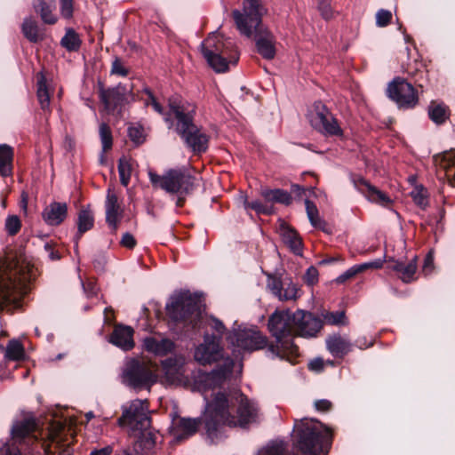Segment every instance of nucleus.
Here are the masks:
<instances>
[{"label": "nucleus", "mask_w": 455, "mask_h": 455, "mask_svg": "<svg viewBox=\"0 0 455 455\" xmlns=\"http://www.w3.org/2000/svg\"><path fill=\"white\" fill-rule=\"evenodd\" d=\"M259 415L258 404L243 393L228 396L220 392L206 405L204 415L206 435L215 442L221 437L224 427L245 428L257 422Z\"/></svg>", "instance_id": "1"}, {"label": "nucleus", "mask_w": 455, "mask_h": 455, "mask_svg": "<svg viewBox=\"0 0 455 455\" xmlns=\"http://www.w3.org/2000/svg\"><path fill=\"white\" fill-rule=\"evenodd\" d=\"M37 269L22 256L6 258L0 270V311H12L20 307L22 297L28 293Z\"/></svg>", "instance_id": "2"}, {"label": "nucleus", "mask_w": 455, "mask_h": 455, "mask_svg": "<svg viewBox=\"0 0 455 455\" xmlns=\"http://www.w3.org/2000/svg\"><path fill=\"white\" fill-rule=\"evenodd\" d=\"M266 12L260 0H243V12L235 10L232 14L242 35L251 37L254 32L258 53L266 60H273L276 52L275 38L261 22Z\"/></svg>", "instance_id": "3"}, {"label": "nucleus", "mask_w": 455, "mask_h": 455, "mask_svg": "<svg viewBox=\"0 0 455 455\" xmlns=\"http://www.w3.org/2000/svg\"><path fill=\"white\" fill-rule=\"evenodd\" d=\"M169 106L176 121L175 131L186 147L195 155L205 153L209 148L210 136L195 124L196 106L175 101H170Z\"/></svg>", "instance_id": "4"}, {"label": "nucleus", "mask_w": 455, "mask_h": 455, "mask_svg": "<svg viewBox=\"0 0 455 455\" xmlns=\"http://www.w3.org/2000/svg\"><path fill=\"white\" fill-rule=\"evenodd\" d=\"M267 325L268 332L275 339L268 346V352L272 355L280 358L299 355V347L293 342L296 337L293 312L276 309L269 315Z\"/></svg>", "instance_id": "5"}, {"label": "nucleus", "mask_w": 455, "mask_h": 455, "mask_svg": "<svg viewBox=\"0 0 455 455\" xmlns=\"http://www.w3.org/2000/svg\"><path fill=\"white\" fill-rule=\"evenodd\" d=\"M296 446L303 455L328 454L333 441V430L322 422L304 419L295 425Z\"/></svg>", "instance_id": "6"}, {"label": "nucleus", "mask_w": 455, "mask_h": 455, "mask_svg": "<svg viewBox=\"0 0 455 455\" xmlns=\"http://www.w3.org/2000/svg\"><path fill=\"white\" fill-rule=\"evenodd\" d=\"M201 50L209 66L218 73L226 72L228 65L236 64L239 59L234 44L216 33L203 41Z\"/></svg>", "instance_id": "7"}, {"label": "nucleus", "mask_w": 455, "mask_h": 455, "mask_svg": "<svg viewBox=\"0 0 455 455\" xmlns=\"http://www.w3.org/2000/svg\"><path fill=\"white\" fill-rule=\"evenodd\" d=\"M171 322L186 329H196L201 320L199 299L188 291H180L171 298L166 305Z\"/></svg>", "instance_id": "8"}, {"label": "nucleus", "mask_w": 455, "mask_h": 455, "mask_svg": "<svg viewBox=\"0 0 455 455\" xmlns=\"http://www.w3.org/2000/svg\"><path fill=\"white\" fill-rule=\"evenodd\" d=\"M121 381L135 390H149L157 381V375L150 363L132 358L124 366Z\"/></svg>", "instance_id": "9"}, {"label": "nucleus", "mask_w": 455, "mask_h": 455, "mask_svg": "<svg viewBox=\"0 0 455 455\" xmlns=\"http://www.w3.org/2000/svg\"><path fill=\"white\" fill-rule=\"evenodd\" d=\"M148 177L154 187L170 194L188 195L196 187V178L181 169H170L163 175L149 172Z\"/></svg>", "instance_id": "10"}, {"label": "nucleus", "mask_w": 455, "mask_h": 455, "mask_svg": "<svg viewBox=\"0 0 455 455\" xmlns=\"http://www.w3.org/2000/svg\"><path fill=\"white\" fill-rule=\"evenodd\" d=\"M149 403L147 399H135L129 406L124 407L118 425L130 427L133 430H142L149 427Z\"/></svg>", "instance_id": "11"}, {"label": "nucleus", "mask_w": 455, "mask_h": 455, "mask_svg": "<svg viewBox=\"0 0 455 455\" xmlns=\"http://www.w3.org/2000/svg\"><path fill=\"white\" fill-rule=\"evenodd\" d=\"M387 94L400 108H412L419 102L417 91L412 84L400 76L395 77L388 84Z\"/></svg>", "instance_id": "12"}, {"label": "nucleus", "mask_w": 455, "mask_h": 455, "mask_svg": "<svg viewBox=\"0 0 455 455\" xmlns=\"http://www.w3.org/2000/svg\"><path fill=\"white\" fill-rule=\"evenodd\" d=\"M315 114L311 118V124L315 129L327 136H343V130L338 120L323 104L321 102L315 103Z\"/></svg>", "instance_id": "13"}, {"label": "nucleus", "mask_w": 455, "mask_h": 455, "mask_svg": "<svg viewBox=\"0 0 455 455\" xmlns=\"http://www.w3.org/2000/svg\"><path fill=\"white\" fill-rule=\"evenodd\" d=\"M293 316L296 337L315 338L323 327L322 319L309 311L297 309Z\"/></svg>", "instance_id": "14"}, {"label": "nucleus", "mask_w": 455, "mask_h": 455, "mask_svg": "<svg viewBox=\"0 0 455 455\" xmlns=\"http://www.w3.org/2000/svg\"><path fill=\"white\" fill-rule=\"evenodd\" d=\"M233 344L244 351L268 350L270 344L267 337L258 329H244L234 333Z\"/></svg>", "instance_id": "15"}, {"label": "nucleus", "mask_w": 455, "mask_h": 455, "mask_svg": "<svg viewBox=\"0 0 455 455\" xmlns=\"http://www.w3.org/2000/svg\"><path fill=\"white\" fill-rule=\"evenodd\" d=\"M235 362L228 357L223 365L214 369L211 372L200 373L196 382L204 390L214 389L223 385L228 377L232 373Z\"/></svg>", "instance_id": "16"}, {"label": "nucleus", "mask_w": 455, "mask_h": 455, "mask_svg": "<svg viewBox=\"0 0 455 455\" xmlns=\"http://www.w3.org/2000/svg\"><path fill=\"white\" fill-rule=\"evenodd\" d=\"M194 356L203 365L220 360L223 357V348L220 345V339L214 335H205L204 343L196 348Z\"/></svg>", "instance_id": "17"}, {"label": "nucleus", "mask_w": 455, "mask_h": 455, "mask_svg": "<svg viewBox=\"0 0 455 455\" xmlns=\"http://www.w3.org/2000/svg\"><path fill=\"white\" fill-rule=\"evenodd\" d=\"M36 421L35 419H26L17 422L12 429V441L9 443L15 445H23L36 442L35 432L36 430Z\"/></svg>", "instance_id": "18"}, {"label": "nucleus", "mask_w": 455, "mask_h": 455, "mask_svg": "<svg viewBox=\"0 0 455 455\" xmlns=\"http://www.w3.org/2000/svg\"><path fill=\"white\" fill-rule=\"evenodd\" d=\"M403 71L419 87L428 81L427 65L419 53L409 54L408 60L402 65Z\"/></svg>", "instance_id": "19"}, {"label": "nucleus", "mask_w": 455, "mask_h": 455, "mask_svg": "<svg viewBox=\"0 0 455 455\" xmlns=\"http://www.w3.org/2000/svg\"><path fill=\"white\" fill-rule=\"evenodd\" d=\"M353 183L355 188L364 195L369 201L382 206H387L392 203L387 194L378 189L365 179L362 177L354 178Z\"/></svg>", "instance_id": "20"}, {"label": "nucleus", "mask_w": 455, "mask_h": 455, "mask_svg": "<svg viewBox=\"0 0 455 455\" xmlns=\"http://www.w3.org/2000/svg\"><path fill=\"white\" fill-rule=\"evenodd\" d=\"M106 222L112 230L116 233L118 229L120 220L123 216V210L118 203V197L115 192L110 189L108 191L106 203Z\"/></svg>", "instance_id": "21"}, {"label": "nucleus", "mask_w": 455, "mask_h": 455, "mask_svg": "<svg viewBox=\"0 0 455 455\" xmlns=\"http://www.w3.org/2000/svg\"><path fill=\"white\" fill-rule=\"evenodd\" d=\"M144 350L156 356H165L175 348L174 342L167 338L146 337L142 343Z\"/></svg>", "instance_id": "22"}, {"label": "nucleus", "mask_w": 455, "mask_h": 455, "mask_svg": "<svg viewBox=\"0 0 455 455\" xmlns=\"http://www.w3.org/2000/svg\"><path fill=\"white\" fill-rule=\"evenodd\" d=\"M133 333L134 331L130 326L116 325L109 337V341L123 350L128 351L132 349L135 345Z\"/></svg>", "instance_id": "23"}, {"label": "nucleus", "mask_w": 455, "mask_h": 455, "mask_svg": "<svg viewBox=\"0 0 455 455\" xmlns=\"http://www.w3.org/2000/svg\"><path fill=\"white\" fill-rule=\"evenodd\" d=\"M68 215V205L66 203L52 202L47 205L43 212L42 218L47 225L59 226Z\"/></svg>", "instance_id": "24"}, {"label": "nucleus", "mask_w": 455, "mask_h": 455, "mask_svg": "<svg viewBox=\"0 0 455 455\" xmlns=\"http://www.w3.org/2000/svg\"><path fill=\"white\" fill-rule=\"evenodd\" d=\"M389 268L395 271L398 277L403 283H411L414 281L417 271V257L415 256L410 262L405 263L394 259H388Z\"/></svg>", "instance_id": "25"}, {"label": "nucleus", "mask_w": 455, "mask_h": 455, "mask_svg": "<svg viewBox=\"0 0 455 455\" xmlns=\"http://www.w3.org/2000/svg\"><path fill=\"white\" fill-rule=\"evenodd\" d=\"M201 423V419L180 418L172 427V435L178 442L185 440L195 435Z\"/></svg>", "instance_id": "26"}, {"label": "nucleus", "mask_w": 455, "mask_h": 455, "mask_svg": "<svg viewBox=\"0 0 455 455\" xmlns=\"http://www.w3.org/2000/svg\"><path fill=\"white\" fill-rule=\"evenodd\" d=\"M125 99L124 89L120 86L100 89V100L108 110H114L123 103Z\"/></svg>", "instance_id": "27"}, {"label": "nucleus", "mask_w": 455, "mask_h": 455, "mask_svg": "<svg viewBox=\"0 0 455 455\" xmlns=\"http://www.w3.org/2000/svg\"><path fill=\"white\" fill-rule=\"evenodd\" d=\"M326 347L335 357H344L353 347V344L339 334H333L327 338Z\"/></svg>", "instance_id": "28"}, {"label": "nucleus", "mask_w": 455, "mask_h": 455, "mask_svg": "<svg viewBox=\"0 0 455 455\" xmlns=\"http://www.w3.org/2000/svg\"><path fill=\"white\" fill-rule=\"evenodd\" d=\"M33 8L44 23L53 25L57 22L58 18L54 13L56 9L55 0H36Z\"/></svg>", "instance_id": "29"}, {"label": "nucleus", "mask_w": 455, "mask_h": 455, "mask_svg": "<svg viewBox=\"0 0 455 455\" xmlns=\"http://www.w3.org/2000/svg\"><path fill=\"white\" fill-rule=\"evenodd\" d=\"M427 114L433 123L441 125L450 119L451 109L442 101L432 100L427 107Z\"/></svg>", "instance_id": "30"}, {"label": "nucleus", "mask_w": 455, "mask_h": 455, "mask_svg": "<svg viewBox=\"0 0 455 455\" xmlns=\"http://www.w3.org/2000/svg\"><path fill=\"white\" fill-rule=\"evenodd\" d=\"M280 235L283 242L297 255L302 252V241L299 234L293 228L282 224L280 227Z\"/></svg>", "instance_id": "31"}, {"label": "nucleus", "mask_w": 455, "mask_h": 455, "mask_svg": "<svg viewBox=\"0 0 455 455\" xmlns=\"http://www.w3.org/2000/svg\"><path fill=\"white\" fill-rule=\"evenodd\" d=\"M77 233L75 236L76 245L77 246L78 241L82 235L91 230L94 226V215L89 207L83 208L79 211L77 215Z\"/></svg>", "instance_id": "32"}, {"label": "nucleus", "mask_w": 455, "mask_h": 455, "mask_svg": "<svg viewBox=\"0 0 455 455\" xmlns=\"http://www.w3.org/2000/svg\"><path fill=\"white\" fill-rule=\"evenodd\" d=\"M13 148L6 144L0 145V174L9 177L12 174Z\"/></svg>", "instance_id": "33"}, {"label": "nucleus", "mask_w": 455, "mask_h": 455, "mask_svg": "<svg viewBox=\"0 0 455 455\" xmlns=\"http://www.w3.org/2000/svg\"><path fill=\"white\" fill-rule=\"evenodd\" d=\"M439 168L443 171L449 184L455 187V149L444 153L439 164Z\"/></svg>", "instance_id": "34"}, {"label": "nucleus", "mask_w": 455, "mask_h": 455, "mask_svg": "<svg viewBox=\"0 0 455 455\" xmlns=\"http://www.w3.org/2000/svg\"><path fill=\"white\" fill-rule=\"evenodd\" d=\"M37 99L43 110H48L50 107L51 95L46 83V77L43 72L36 75Z\"/></svg>", "instance_id": "35"}, {"label": "nucleus", "mask_w": 455, "mask_h": 455, "mask_svg": "<svg viewBox=\"0 0 455 455\" xmlns=\"http://www.w3.org/2000/svg\"><path fill=\"white\" fill-rule=\"evenodd\" d=\"M21 30L24 36L31 43H37L44 38L36 20L31 17L24 19Z\"/></svg>", "instance_id": "36"}, {"label": "nucleus", "mask_w": 455, "mask_h": 455, "mask_svg": "<svg viewBox=\"0 0 455 455\" xmlns=\"http://www.w3.org/2000/svg\"><path fill=\"white\" fill-rule=\"evenodd\" d=\"M262 196L269 202L290 205L292 203L291 195L283 189H266L261 193Z\"/></svg>", "instance_id": "37"}, {"label": "nucleus", "mask_w": 455, "mask_h": 455, "mask_svg": "<svg viewBox=\"0 0 455 455\" xmlns=\"http://www.w3.org/2000/svg\"><path fill=\"white\" fill-rule=\"evenodd\" d=\"M323 324L334 325V326H347L348 324V319L346 315L345 310L339 311H327L323 310L321 313L320 317Z\"/></svg>", "instance_id": "38"}, {"label": "nucleus", "mask_w": 455, "mask_h": 455, "mask_svg": "<svg viewBox=\"0 0 455 455\" xmlns=\"http://www.w3.org/2000/svg\"><path fill=\"white\" fill-rule=\"evenodd\" d=\"M305 205L308 220L312 226L326 233H329L330 230L328 229V225L323 220L320 218L316 205L308 199L305 201Z\"/></svg>", "instance_id": "39"}, {"label": "nucleus", "mask_w": 455, "mask_h": 455, "mask_svg": "<svg viewBox=\"0 0 455 455\" xmlns=\"http://www.w3.org/2000/svg\"><path fill=\"white\" fill-rule=\"evenodd\" d=\"M82 44V40L75 29L67 28L65 36L60 40V45L68 52H77Z\"/></svg>", "instance_id": "40"}, {"label": "nucleus", "mask_w": 455, "mask_h": 455, "mask_svg": "<svg viewBox=\"0 0 455 455\" xmlns=\"http://www.w3.org/2000/svg\"><path fill=\"white\" fill-rule=\"evenodd\" d=\"M25 356V349L22 343L16 339H11L6 347L4 357L8 361H20Z\"/></svg>", "instance_id": "41"}, {"label": "nucleus", "mask_w": 455, "mask_h": 455, "mask_svg": "<svg viewBox=\"0 0 455 455\" xmlns=\"http://www.w3.org/2000/svg\"><path fill=\"white\" fill-rule=\"evenodd\" d=\"M258 455H288V444L281 440L268 443Z\"/></svg>", "instance_id": "42"}, {"label": "nucleus", "mask_w": 455, "mask_h": 455, "mask_svg": "<svg viewBox=\"0 0 455 455\" xmlns=\"http://www.w3.org/2000/svg\"><path fill=\"white\" fill-rule=\"evenodd\" d=\"M300 297V289L297 283L292 281H289L288 283H284L283 285V291H281L280 295H278L277 299L280 301H289V300H296Z\"/></svg>", "instance_id": "43"}, {"label": "nucleus", "mask_w": 455, "mask_h": 455, "mask_svg": "<svg viewBox=\"0 0 455 455\" xmlns=\"http://www.w3.org/2000/svg\"><path fill=\"white\" fill-rule=\"evenodd\" d=\"M117 168L121 184L127 187L132 176V164L130 160L126 157L120 158Z\"/></svg>", "instance_id": "44"}, {"label": "nucleus", "mask_w": 455, "mask_h": 455, "mask_svg": "<svg viewBox=\"0 0 455 455\" xmlns=\"http://www.w3.org/2000/svg\"><path fill=\"white\" fill-rule=\"evenodd\" d=\"M411 196L413 202L421 209H426L428 206L427 191L422 186H417L411 192Z\"/></svg>", "instance_id": "45"}, {"label": "nucleus", "mask_w": 455, "mask_h": 455, "mask_svg": "<svg viewBox=\"0 0 455 455\" xmlns=\"http://www.w3.org/2000/svg\"><path fill=\"white\" fill-rule=\"evenodd\" d=\"M100 137L102 143V149L103 151H108L111 149L113 145V137H112V132L110 127L105 124L102 123L100 125Z\"/></svg>", "instance_id": "46"}, {"label": "nucleus", "mask_w": 455, "mask_h": 455, "mask_svg": "<svg viewBox=\"0 0 455 455\" xmlns=\"http://www.w3.org/2000/svg\"><path fill=\"white\" fill-rule=\"evenodd\" d=\"M4 229L8 235L14 236L21 229V220L17 215H9L4 222Z\"/></svg>", "instance_id": "47"}, {"label": "nucleus", "mask_w": 455, "mask_h": 455, "mask_svg": "<svg viewBox=\"0 0 455 455\" xmlns=\"http://www.w3.org/2000/svg\"><path fill=\"white\" fill-rule=\"evenodd\" d=\"M243 207L246 211L253 210L258 214L269 215L272 212L271 209L267 205L262 204L259 200L249 202L246 197L243 199Z\"/></svg>", "instance_id": "48"}, {"label": "nucleus", "mask_w": 455, "mask_h": 455, "mask_svg": "<svg viewBox=\"0 0 455 455\" xmlns=\"http://www.w3.org/2000/svg\"><path fill=\"white\" fill-rule=\"evenodd\" d=\"M130 70L124 66L123 60L119 57H115L112 61L110 74L125 77L129 75Z\"/></svg>", "instance_id": "49"}, {"label": "nucleus", "mask_w": 455, "mask_h": 455, "mask_svg": "<svg viewBox=\"0 0 455 455\" xmlns=\"http://www.w3.org/2000/svg\"><path fill=\"white\" fill-rule=\"evenodd\" d=\"M128 136L136 145H140L145 141L144 130L141 126H131L128 128Z\"/></svg>", "instance_id": "50"}, {"label": "nucleus", "mask_w": 455, "mask_h": 455, "mask_svg": "<svg viewBox=\"0 0 455 455\" xmlns=\"http://www.w3.org/2000/svg\"><path fill=\"white\" fill-rule=\"evenodd\" d=\"M63 429L64 425L62 423H58L49 431L48 438L52 443H56V448H60L61 446L62 440L60 437V435Z\"/></svg>", "instance_id": "51"}, {"label": "nucleus", "mask_w": 455, "mask_h": 455, "mask_svg": "<svg viewBox=\"0 0 455 455\" xmlns=\"http://www.w3.org/2000/svg\"><path fill=\"white\" fill-rule=\"evenodd\" d=\"M283 283L279 278L275 276H268L267 287L271 291L273 295L276 298L280 295L281 291H283Z\"/></svg>", "instance_id": "52"}, {"label": "nucleus", "mask_w": 455, "mask_h": 455, "mask_svg": "<svg viewBox=\"0 0 455 455\" xmlns=\"http://www.w3.org/2000/svg\"><path fill=\"white\" fill-rule=\"evenodd\" d=\"M362 268L363 267H359V265H355V266L351 267L350 268H348L347 271H345L343 274H341L340 275H339L336 278V280H335L336 283H345L347 280L353 278L357 274L362 273Z\"/></svg>", "instance_id": "53"}, {"label": "nucleus", "mask_w": 455, "mask_h": 455, "mask_svg": "<svg viewBox=\"0 0 455 455\" xmlns=\"http://www.w3.org/2000/svg\"><path fill=\"white\" fill-rule=\"evenodd\" d=\"M318 275L319 273L317 268L315 267L311 266L307 269L303 276V280L305 283H307V285L313 286L318 282Z\"/></svg>", "instance_id": "54"}, {"label": "nucleus", "mask_w": 455, "mask_h": 455, "mask_svg": "<svg viewBox=\"0 0 455 455\" xmlns=\"http://www.w3.org/2000/svg\"><path fill=\"white\" fill-rule=\"evenodd\" d=\"M392 19V13L390 11L381 9L376 14V24L379 27L387 26Z\"/></svg>", "instance_id": "55"}, {"label": "nucleus", "mask_w": 455, "mask_h": 455, "mask_svg": "<svg viewBox=\"0 0 455 455\" xmlns=\"http://www.w3.org/2000/svg\"><path fill=\"white\" fill-rule=\"evenodd\" d=\"M318 10L322 17L326 20H331L334 17V12L330 4V2H319Z\"/></svg>", "instance_id": "56"}, {"label": "nucleus", "mask_w": 455, "mask_h": 455, "mask_svg": "<svg viewBox=\"0 0 455 455\" xmlns=\"http://www.w3.org/2000/svg\"><path fill=\"white\" fill-rule=\"evenodd\" d=\"M61 15L69 19L73 15V0H60Z\"/></svg>", "instance_id": "57"}, {"label": "nucleus", "mask_w": 455, "mask_h": 455, "mask_svg": "<svg viewBox=\"0 0 455 455\" xmlns=\"http://www.w3.org/2000/svg\"><path fill=\"white\" fill-rule=\"evenodd\" d=\"M120 244L124 248L132 250L136 246L137 241L131 233L126 232L123 235L120 240Z\"/></svg>", "instance_id": "58"}, {"label": "nucleus", "mask_w": 455, "mask_h": 455, "mask_svg": "<svg viewBox=\"0 0 455 455\" xmlns=\"http://www.w3.org/2000/svg\"><path fill=\"white\" fill-rule=\"evenodd\" d=\"M0 453L1 455H21L19 446L9 443L3 445Z\"/></svg>", "instance_id": "59"}, {"label": "nucleus", "mask_w": 455, "mask_h": 455, "mask_svg": "<svg viewBox=\"0 0 455 455\" xmlns=\"http://www.w3.org/2000/svg\"><path fill=\"white\" fill-rule=\"evenodd\" d=\"M44 250L51 260H59L61 258L60 253L55 249L54 243H45Z\"/></svg>", "instance_id": "60"}, {"label": "nucleus", "mask_w": 455, "mask_h": 455, "mask_svg": "<svg viewBox=\"0 0 455 455\" xmlns=\"http://www.w3.org/2000/svg\"><path fill=\"white\" fill-rule=\"evenodd\" d=\"M145 92L148 94V99H149V102H148V104H150L153 107L154 110L156 111L157 113L163 114L164 108L161 106V104L156 100V99L154 96V94L152 93V92L148 89H146Z\"/></svg>", "instance_id": "61"}, {"label": "nucleus", "mask_w": 455, "mask_h": 455, "mask_svg": "<svg viewBox=\"0 0 455 455\" xmlns=\"http://www.w3.org/2000/svg\"><path fill=\"white\" fill-rule=\"evenodd\" d=\"M315 407L318 411L327 412L331 409L332 403L327 399H321L315 401Z\"/></svg>", "instance_id": "62"}, {"label": "nucleus", "mask_w": 455, "mask_h": 455, "mask_svg": "<svg viewBox=\"0 0 455 455\" xmlns=\"http://www.w3.org/2000/svg\"><path fill=\"white\" fill-rule=\"evenodd\" d=\"M433 268H434V257L431 253H428L424 259L422 271L426 275H427L432 272Z\"/></svg>", "instance_id": "63"}, {"label": "nucleus", "mask_w": 455, "mask_h": 455, "mask_svg": "<svg viewBox=\"0 0 455 455\" xmlns=\"http://www.w3.org/2000/svg\"><path fill=\"white\" fill-rule=\"evenodd\" d=\"M114 451L112 445H107L101 449H96L91 451L90 455H111Z\"/></svg>", "instance_id": "64"}]
</instances>
